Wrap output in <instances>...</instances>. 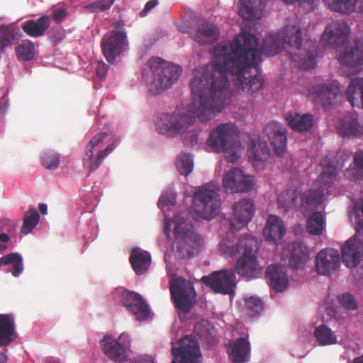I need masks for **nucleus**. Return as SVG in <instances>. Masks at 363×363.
<instances>
[{"instance_id": "f257e3e1", "label": "nucleus", "mask_w": 363, "mask_h": 363, "mask_svg": "<svg viewBox=\"0 0 363 363\" xmlns=\"http://www.w3.org/2000/svg\"><path fill=\"white\" fill-rule=\"evenodd\" d=\"M258 46L259 39L242 30L231 43L216 45L211 64L194 69L189 86L194 97L199 99L196 113L200 121L212 120L230 103L228 74L234 86L247 94L262 89L264 79L257 69L261 54L274 56L285 47L279 34L266 35Z\"/></svg>"}, {"instance_id": "f03ea898", "label": "nucleus", "mask_w": 363, "mask_h": 363, "mask_svg": "<svg viewBox=\"0 0 363 363\" xmlns=\"http://www.w3.org/2000/svg\"><path fill=\"white\" fill-rule=\"evenodd\" d=\"M220 229V252L227 257L240 255L235 267L238 274L250 279L262 274V268L254 252L257 246V240L250 234L242 233L243 228Z\"/></svg>"}, {"instance_id": "7ed1b4c3", "label": "nucleus", "mask_w": 363, "mask_h": 363, "mask_svg": "<svg viewBox=\"0 0 363 363\" xmlns=\"http://www.w3.org/2000/svg\"><path fill=\"white\" fill-rule=\"evenodd\" d=\"M349 33L350 28L345 21H332L326 26L321 43L325 48H338L344 46V50L339 55L340 62L357 72L363 68V50L358 48L356 43L345 45Z\"/></svg>"}, {"instance_id": "20e7f679", "label": "nucleus", "mask_w": 363, "mask_h": 363, "mask_svg": "<svg viewBox=\"0 0 363 363\" xmlns=\"http://www.w3.org/2000/svg\"><path fill=\"white\" fill-rule=\"evenodd\" d=\"M195 121L196 118L190 108L184 113H162L157 117L156 128L160 133L172 138L183 135L184 145L194 146L198 143L200 133V130L194 128Z\"/></svg>"}, {"instance_id": "39448f33", "label": "nucleus", "mask_w": 363, "mask_h": 363, "mask_svg": "<svg viewBox=\"0 0 363 363\" xmlns=\"http://www.w3.org/2000/svg\"><path fill=\"white\" fill-rule=\"evenodd\" d=\"M345 151H338L335 157L328 155L323 160L325 169L314 182L313 187L306 194L304 200L308 204L321 203L331 193L332 186L336 181L338 172L348 160Z\"/></svg>"}, {"instance_id": "423d86ee", "label": "nucleus", "mask_w": 363, "mask_h": 363, "mask_svg": "<svg viewBox=\"0 0 363 363\" xmlns=\"http://www.w3.org/2000/svg\"><path fill=\"white\" fill-rule=\"evenodd\" d=\"M239 130L234 123H220L212 129L207 145L217 153H224L229 162L234 163L243 150L239 140Z\"/></svg>"}, {"instance_id": "0eeeda50", "label": "nucleus", "mask_w": 363, "mask_h": 363, "mask_svg": "<svg viewBox=\"0 0 363 363\" xmlns=\"http://www.w3.org/2000/svg\"><path fill=\"white\" fill-rule=\"evenodd\" d=\"M282 43L286 46L296 49L291 57L293 61L301 62L304 69H313L315 65L318 56V48L315 42L306 40L303 45V32L298 26L286 25L279 33Z\"/></svg>"}, {"instance_id": "6e6552de", "label": "nucleus", "mask_w": 363, "mask_h": 363, "mask_svg": "<svg viewBox=\"0 0 363 363\" xmlns=\"http://www.w3.org/2000/svg\"><path fill=\"white\" fill-rule=\"evenodd\" d=\"M148 65L151 76L146 84L152 95H158L171 87L182 71L179 66L172 65L160 57H151Z\"/></svg>"}, {"instance_id": "1a4fd4ad", "label": "nucleus", "mask_w": 363, "mask_h": 363, "mask_svg": "<svg viewBox=\"0 0 363 363\" xmlns=\"http://www.w3.org/2000/svg\"><path fill=\"white\" fill-rule=\"evenodd\" d=\"M164 233L182 258L198 254L204 246L203 238L194 228H164Z\"/></svg>"}, {"instance_id": "9d476101", "label": "nucleus", "mask_w": 363, "mask_h": 363, "mask_svg": "<svg viewBox=\"0 0 363 363\" xmlns=\"http://www.w3.org/2000/svg\"><path fill=\"white\" fill-rule=\"evenodd\" d=\"M193 204L196 213L203 219L211 220L220 213L221 199L218 189L208 184L195 191Z\"/></svg>"}, {"instance_id": "9b49d317", "label": "nucleus", "mask_w": 363, "mask_h": 363, "mask_svg": "<svg viewBox=\"0 0 363 363\" xmlns=\"http://www.w3.org/2000/svg\"><path fill=\"white\" fill-rule=\"evenodd\" d=\"M170 294L175 307L188 313L193 307L196 293L191 282L182 277L172 279L170 283Z\"/></svg>"}, {"instance_id": "f8f14e48", "label": "nucleus", "mask_w": 363, "mask_h": 363, "mask_svg": "<svg viewBox=\"0 0 363 363\" xmlns=\"http://www.w3.org/2000/svg\"><path fill=\"white\" fill-rule=\"evenodd\" d=\"M128 46L126 33L121 30H111L104 35L101 47L106 60L113 64L117 56L124 52Z\"/></svg>"}, {"instance_id": "ddd939ff", "label": "nucleus", "mask_w": 363, "mask_h": 363, "mask_svg": "<svg viewBox=\"0 0 363 363\" xmlns=\"http://www.w3.org/2000/svg\"><path fill=\"white\" fill-rule=\"evenodd\" d=\"M253 177L239 168L234 167L225 172L223 178V187L227 193H245L250 191L254 186Z\"/></svg>"}, {"instance_id": "4468645a", "label": "nucleus", "mask_w": 363, "mask_h": 363, "mask_svg": "<svg viewBox=\"0 0 363 363\" xmlns=\"http://www.w3.org/2000/svg\"><path fill=\"white\" fill-rule=\"evenodd\" d=\"M201 281L214 292L230 294L235 288V275L232 269L214 272L209 276H203Z\"/></svg>"}, {"instance_id": "2eb2a0df", "label": "nucleus", "mask_w": 363, "mask_h": 363, "mask_svg": "<svg viewBox=\"0 0 363 363\" xmlns=\"http://www.w3.org/2000/svg\"><path fill=\"white\" fill-rule=\"evenodd\" d=\"M340 266V255L335 248L328 247L319 251L315 257V269L318 274L330 277Z\"/></svg>"}, {"instance_id": "dca6fc26", "label": "nucleus", "mask_w": 363, "mask_h": 363, "mask_svg": "<svg viewBox=\"0 0 363 363\" xmlns=\"http://www.w3.org/2000/svg\"><path fill=\"white\" fill-rule=\"evenodd\" d=\"M264 132L275 155H282L286 152L287 143V130L284 125L277 121L269 122L265 126Z\"/></svg>"}, {"instance_id": "f3484780", "label": "nucleus", "mask_w": 363, "mask_h": 363, "mask_svg": "<svg viewBox=\"0 0 363 363\" xmlns=\"http://www.w3.org/2000/svg\"><path fill=\"white\" fill-rule=\"evenodd\" d=\"M340 92L339 84L337 81L331 80L326 83H321L314 86L312 94L315 102L320 104L327 108L335 104V99Z\"/></svg>"}, {"instance_id": "a211bd4d", "label": "nucleus", "mask_w": 363, "mask_h": 363, "mask_svg": "<svg viewBox=\"0 0 363 363\" xmlns=\"http://www.w3.org/2000/svg\"><path fill=\"white\" fill-rule=\"evenodd\" d=\"M121 301L137 320H144L148 318L150 309L140 294L134 291H124L122 294Z\"/></svg>"}, {"instance_id": "6ab92c4d", "label": "nucleus", "mask_w": 363, "mask_h": 363, "mask_svg": "<svg viewBox=\"0 0 363 363\" xmlns=\"http://www.w3.org/2000/svg\"><path fill=\"white\" fill-rule=\"evenodd\" d=\"M363 257V242L357 238H352L342 247L343 263L348 268L356 267Z\"/></svg>"}, {"instance_id": "aec40b11", "label": "nucleus", "mask_w": 363, "mask_h": 363, "mask_svg": "<svg viewBox=\"0 0 363 363\" xmlns=\"http://www.w3.org/2000/svg\"><path fill=\"white\" fill-rule=\"evenodd\" d=\"M191 37L200 45H211L219 38V28L208 21L199 23L196 28L191 31Z\"/></svg>"}, {"instance_id": "412c9836", "label": "nucleus", "mask_w": 363, "mask_h": 363, "mask_svg": "<svg viewBox=\"0 0 363 363\" xmlns=\"http://www.w3.org/2000/svg\"><path fill=\"white\" fill-rule=\"evenodd\" d=\"M254 205L251 200L242 199L233 206V216L230 227L241 225L240 227H247L254 215Z\"/></svg>"}, {"instance_id": "4be33fe9", "label": "nucleus", "mask_w": 363, "mask_h": 363, "mask_svg": "<svg viewBox=\"0 0 363 363\" xmlns=\"http://www.w3.org/2000/svg\"><path fill=\"white\" fill-rule=\"evenodd\" d=\"M289 257V265L294 269L301 267L308 260V249L301 242H293L283 252Z\"/></svg>"}, {"instance_id": "5701e85b", "label": "nucleus", "mask_w": 363, "mask_h": 363, "mask_svg": "<svg viewBox=\"0 0 363 363\" xmlns=\"http://www.w3.org/2000/svg\"><path fill=\"white\" fill-rule=\"evenodd\" d=\"M266 277L270 286L277 292L284 291L288 286L289 281L284 267L278 264L269 265L266 271Z\"/></svg>"}, {"instance_id": "b1692460", "label": "nucleus", "mask_w": 363, "mask_h": 363, "mask_svg": "<svg viewBox=\"0 0 363 363\" xmlns=\"http://www.w3.org/2000/svg\"><path fill=\"white\" fill-rule=\"evenodd\" d=\"M16 339V325L10 314H0V347H7Z\"/></svg>"}, {"instance_id": "393cba45", "label": "nucleus", "mask_w": 363, "mask_h": 363, "mask_svg": "<svg viewBox=\"0 0 363 363\" xmlns=\"http://www.w3.org/2000/svg\"><path fill=\"white\" fill-rule=\"evenodd\" d=\"M248 337H240L230 344L231 350L230 357L235 363H245L250 356V343Z\"/></svg>"}, {"instance_id": "a878e982", "label": "nucleus", "mask_w": 363, "mask_h": 363, "mask_svg": "<svg viewBox=\"0 0 363 363\" xmlns=\"http://www.w3.org/2000/svg\"><path fill=\"white\" fill-rule=\"evenodd\" d=\"M50 18L43 15L36 20H28L22 25V30L28 36L38 38L44 35L50 26Z\"/></svg>"}, {"instance_id": "bb28decb", "label": "nucleus", "mask_w": 363, "mask_h": 363, "mask_svg": "<svg viewBox=\"0 0 363 363\" xmlns=\"http://www.w3.org/2000/svg\"><path fill=\"white\" fill-rule=\"evenodd\" d=\"M115 147L114 143L108 145L104 150L100 151L96 157H94V150H86L82 159L84 168L89 172L95 171L101 164L104 158L113 151Z\"/></svg>"}, {"instance_id": "cd10ccee", "label": "nucleus", "mask_w": 363, "mask_h": 363, "mask_svg": "<svg viewBox=\"0 0 363 363\" xmlns=\"http://www.w3.org/2000/svg\"><path fill=\"white\" fill-rule=\"evenodd\" d=\"M129 260L135 272L140 275L149 269L151 264V255L147 251L134 248L131 251Z\"/></svg>"}, {"instance_id": "c85d7f7f", "label": "nucleus", "mask_w": 363, "mask_h": 363, "mask_svg": "<svg viewBox=\"0 0 363 363\" xmlns=\"http://www.w3.org/2000/svg\"><path fill=\"white\" fill-rule=\"evenodd\" d=\"M337 128L342 136H357L362 134L363 127L358 123L357 113H351L340 120Z\"/></svg>"}, {"instance_id": "c756f323", "label": "nucleus", "mask_w": 363, "mask_h": 363, "mask_svg": "<svg viewBox=\"0 0 363 363\" xmlns=\"http://www.w3.org/2000/svg\"><path fill=\"white\" fill-rule=\"evenodd\" d=\"M286 120L291 129L298 132L308 131L313 125V116L311 114L288 113L286 115Z\"/></svg>"}, {"instance_id": "7c9ffc66", "label": "nucleus", "mask_w": 363, "mask_h": 363, "mask_svg": "<svg viewBox=\"0 0 363 363\" xmlns=\"http://www.w3.org/2000/svg\"><path fill=\"white\" fill-rule=\"evenodd\" d=\"M101 347L104 352L115 362H121L124 359L125 352L111 336H104L101 341Z\"/></svg>"}, {"instance_id": "2f4dec72", "label": "nucleus", "mask_w": 363, "mask_h": 363, "mask_svg": "<svg viewBox=\"0 0 363 363\" xmlns=\"http://www.w3.org/2000/svg\"><path fill=\"white\" fill-rule=\"evenodd\" d=\"M345 94L352 106H359V99L360 98L363 107V79L354 78L352 79Z\"/></svg>"}, {"instance_id": "473e14b6", "label": "nucleus", "mask_w": 363, "mask_h": 363, "mask_svg": "<svg viewBox=\"0 0 363 363\" xmlns=\"http://www.w3.org/2000/svg\"><path fill=\"white\" fill-rule=\"evenodd\" d=\"M314 335L320 345L325 346L337 343L335 333L325 325L317 327L315 329Z\"/></svg>"}, {"instance_id": "72a5a7b5", "label": "nucleus", "mask_w": 363, "mask_h": 363, "mask_svg": "<svg viewBox=\"0 0 363 363\" xmlns=\"http://www.w3.org/2000/svg\"><path fill=\"white\" fill-rule=\"evenodd\" d=\"M297 198V193L294 189H287L278 196V206L284 208L285 211H287L296 206Z\"/></svg>"}, {"instance_id": "f704fd0d", "label": "nucleus", "mask_w": 363, "mask_h": 363, "mask_svg": "<svg viewBox=\"0 0 363 363\" xmlns=\"http://www.w3.org/2000/svg\"><path fill=\"white\" fill-rule=\"evenodd\" d=\"M260 3L261 0H240L238 9L240 16L245 20H253Z\"/></svg>"}, {"instance_id": "c9c22d12", "label": "nucleus", "mask_w": 363, "mask_h": 363, "mask_svg": "<svg viewBox=\"0 0 363 363\" xmlns=\"http://www.w3.org/2000/svg\"><path fill=\"white\" fill-rule=\"evenodd\" d=\"M13 264L11 273L14 277H18L23 271L22 257L18 253H10L0 258V267L2 265Z\"/></svg>"}, {"instance_id": "e433bc0d", "label": "nucleus", "mask_w": 363, "mask_h": 363, "mask_svg": "<svg viewBox=\"0 0 363 363\" xmlns=\"http://www.w3.org/2000/svg\"><path fill=\"white\" fill-rule=\"evenodd\" d=\"M326 6L332 11L345 14L354 12L352 0H323Z\"/></svg>"}, {"instance_id": "4c0bfd02", "label": "nucleus", "mask_w": 363, "mask_h": 363, "mask_svg": "<svg viewBox=\"0 0 363 363\" xmlns=\"http://www.w3.org/2000/svg\"><path fill=\"white\" fill-rule=\"evenodd\" d=\"M244 301L245 309L250 316L259 315L264 309L263 302L262 299L257 296H245Z\"/></svg>"}, {"instance_id": "58836bf2", "label": "nucleus", "mask_w": 363, "mask_h": 363, "mask_svg": "<svg viewBox=\"0 0 363 363\" xmlns=\"http://www.w3.org/2000/svg\"><path fill=\"white\" fill-rule=\"evenodd\" d=\"M354 162L357 169H347L345 177L350 180H357L359 174H363V150L357 152L354 156Z\"/></svg>"}, {"instance_id": "ea45409f", "label": "nucleus", "mask_w": 363, "mask_h": 363, "mask_svg": "<svg viewBox=\"0 0 363 363\" xmlns=\"http://www.w3.org/2000/svg\"><path fill=\"white\" fill-rule=\"evenodd\" d=\"M176 167L182 175H189L194 169L192 156L189 154H182L177 160Z\"/></svg>"}, {"instance_id": "a19ab883", "label": "nucleus", "mask_w": 363, "mask_h": 363, "mask_svg": "<svg viewBox=\"0 0 363 363\" xmlns=\"http://www.w3.org/2000/svg\"><path fill=\"white\" fill-rule=\"evenodd\" d=\"M60 162V155L52 150H47L41 155L42 165L48 169H57Z\"/></svg>"}, {"instance_id": "79ce46f5", "label": "nucleus", "mask_w": 363, "mask_h": 363, "mask_svg": "<svg viewBox=\"0 0 363 363\" xmlns=\"http://www.w3.org/2000/svg\"><path fill=\"white\" fill-rule=\"evenodd\" d=\"M16 54L20 60H30L34 56V45L30 40L23 41L16 48Z\"/></svg>"}, {"instance_id": "37998d69", "label": "nucleus", "mask_w": 363, "mask_h": 363, "mask_svg": "<svg viewBox=\"0 0 363 363\" xmlns=\"http://www.w3.org/2000/svg\"><path fill=\"white\" fill-rule=\"evenodd\" d=\"M263 234L267 240L279 245L286 234V228H263Z\"/></svg>"}, {"instance_id": "c03bdc74", "label": "nucleus", "mask_w": 363, "mask_h": 363, "mask_svg": "<svg viewBox=\"0 0 363 363\" xmlns=\"http://www.w3.org/2000/svg\"><path fill=\"white\" fill-rule=\"evenodd\" d=\"M354 213L350 216V219L355 223V227H363V198L354 203Z\"/></svg>"}, {"instance_id": "a18cd8bd", "label": "nucleus", "mask_w": 363, "mask_h": 363, "mask_svg": "<svg viewBox=\"0 0 363 363\" xmlns=\"http://www.w3.org/2000/svg\"><path fill=\"white\" fill-rule=\"evenodd\" d=\"M40 220V214L35 208H31L26 213L22 227H36Z\"/></svg>"}, {"instance_id": "49530a36", "label": "nucleus", "mask_w": 363, "mask_h": 363, "mask_svg": "<svg viewBox=\"0 0 363 363\" xmlns=\"http://www.w3.org/2000/svg\"><path fill=\"white\" fill-rule=\"evenodd\" d=\"M0 41L7 46L11 45L15 39L11 27L5 25L0 26Z\"/></svg>"}, {"instance_id": "de8ad7c7", "label": "nucleus", "mask_w": 363, "mask_h": 363, "mask_svg": "<svg viewBox=\"0 0 363 363\" xmlns=\"http://www.w3.org/2000/svg\"><path fill=\"white\" fill-rule=\"evenodd\" d=\"M325 224V220L319 211L312 213L307 219L306 227H323Z\"/></svg>"}, {"instance_id": "09e8293b", "label": "nucleus", "mask_w": 363, "mask_h": 363, "mask_svg": "<svg viewBox=\"0 0 363 363\" xmlns=\"http://www.w3.org/2000/svg\"><path fill=\"white\" fill-rule=\"evenodd\" d=\"M339 303L344 308L352 310L357 307L354 298L350 294H342L339 297Z\"/></svg>"}, {"instance_id": "8fccbe9b", "label": "nucleus", "mask_w": 363, "mask_h": 363, "mask_svg": "<svg viewBox=\"0 0 363 363\" xmlns=\"http://www.w3.org/2000/svg\"><path fill=\"white\" fill-rule=\"evenodd\" d=\"M106 136V133H99L96 136H94L89 143L86 146V150H94L96 147H97L104 140Z\"/></svg>"}, {"instance_id": "3c124183", "label": "nucleus", "mask_w": 363, "mask_h": 363, "mask_svg": "<svg viewBox=\"0 0 363 363\" xmlns=\"http://www.w3.org/2000/svg\"><path fill=\"white\" fill-rule=\"evenodd\" d=\"M265 227H284L281 218L276 215H269L267 220Z\"/></svg>"}, {"instance_id": "603ef678", "label": "nucleus", "mask_w": 363, "mask_h": 363, "mask_svg": "<svg viewBox=\"0 0 363 363\" xmlns=\"http://www.w3.org/2000/svg\"><path fill=\"white\" fill-rule=\"evenodd\" d=\"M108 68L109 66L105 62H98L96 69V75L101 79H104L106 76Z\"/></svg>"}, {"instance_id": "864d4df0", "label": "nucleus", "mask_w": 363, "mask_h": 363, "mask_svg": "<svg viewBox=\"0 0 363 363\" xmlns=\"http://www.w3.org/2000/svg\"><path fill=\"white\" fill-rule=\"evenodd\" d=\"M116 342L120 345L121 347H123L124 351L125 352V350L130 347V339L128 334L123 333L119 336L118 340H116Z\"/></svg>"}, {"instance_id": "5fc2aeb1", "label": "nucleus", "mask_w": 363, "mask_h": 363, "mask_svg": "<svg viewBox=\"0 0 363 363\" xmlns=\"http://www.w3.org/2000/svg\"><path fill=\"white\" fill-rule=\"evenodd\" d=\"M68 13L65 9H57L52 11V18L57 23H60L65 17H67Z\"/></svg>"}, {"instance_id": "6e6d98bb", "label": "nucleus", "mask_w": 363, "mask_h": 363, "mask_svg": "<svg viewBox=\"0 0 363 363\" xmlns=\"http://www.w3.org/2000/svg\"><path fill=\"white\" fill-rule=\"evenodd\" d=\"M158 3L159 2H158L157 0H150V1H148L145 4L144 9L140 12V16L141 17L146 16L148 14V13L151 10H152L158 4Z\"/></svg>"}, {"instance_id": "4d7b16f0", "label": "nucleus", "mask_w": 363, "mask_h": 363, "mask_svg": "<svg viewBox=\"0 0 363 363\" xmlns=\"http://www.w3.org/2000/svg\"><path fill=\"white\" fill-rule=\"evenodd\" d=\"M84 8L91 13L105 11L104 9H102L99 1H96L91 4H87L84 6Z\"/></svg>"}, {"instance_id": "13d9d810", "label": "nucleus", "mask_w": 363, "mask_h": 363, "mask_svg": "<svg viewBox=\"0 0 363 363\" xmlns=\"http://www.w3.org/2000/svg\"><path fill=\"white\" fill-rule=\"evenodd\" d=\"M169 203L173 205L171 201L165 195H162L158 201L157 206L160 209H164Z\"/></svg>"}, {"instance_id": "bf43d9fd", "label": "nucleus", "mask_w": 363, "mask_h": 363, "mask_svg": "<svg viewBox=\"0 0 363 363\" xmlns=\"http://www.w3.org/2000/svg\"><path fill=\"white\" fill-rule=\"evenodd\" d=\"M16 225V224L14 223L13 220L9 218H0V227H15Z\"/></svg>"}, {"instance_id": "052dcab7", "label": "nucleus", "mask_w": 363, "mask_h": 363, "mask_svg": "<svg viewBox=\"0 0 363 363\" xmlns=\"http://www.w3.org/2000/svg\"><path fill=\"white\" fill-rule=\"evenodd\" d=\"M99 2L104 11L108 10L114 4L115 0H99Z\"/></svg>"}, {"instance_id": "680f3d73", "label": "nucleus", "mask_w": 363, "mask_h": 363, "mask_svg": "<svg viewBox=\"0 0 363 363\" xmlns=\"http://www.w3.org/2000/svg\"><path fill=\"white\" fill-rule=\"evenodd\" d=\"M354 11L363 12V0H352Z\"/></svg>"}, {"instance_id": "e2e57ef3", "label": "nucleus", "mask_w": 363, "mask_h": 363, "mask_svg": "<svg viewBox=\"0 0 363 363\" xmlns=\"http://www.w3.org/2000/svg\"><path fill=\"white\" fill-rule=\"evenodd\" d=\"M308 233L312 235H320L325 228H306Z\"/></svg>"}, {"instance_id": "0e129e2a", "label": "nucleus", "mask_w": 363, "mask_h": 363, "mask_svg": "<svg viewBox=\"0 0 363 363\" xmlns=\"http://www.w3.org/2000/svg\"><path fill=\"white\" fill-rule=\"evenodd\" d=\"M10 240V238L9 235L6 233H1L0 234V242H1L4 244L6 245V242H8Z\"/></svg>"}, {"instance_id": "69168bd1", "label": "nucleus", "mask_w": 363, "mask_h": 363, "mask_svg": "<svg viewBox=\"0 0 363 363\" xmlns=\"http://www.w3.org/2000/svg\"><path fill=\"white\" fill-rule=\"evenodd\" d=\"M39 210L40 213L43 215H46L48 213V206L45 203H40L39 204Z\"/></svg>"}, {"instance_id": "338daca9", "label": "nucleus", "mask_w": 363, "mask_h": 363, "mask_svg": "<svg viewBox=\"0 0 363 363\" xmlns=\"http://www.w3.org/2000/svg\"><path fill=\"white\" fill-rule=\"evenodd\" d=\"M179 215H176L175 217L174 218V220H173V223L175 225L174 227H177V228L182 227V225L184 224V222H179Z\"/></svg>"}, {"instance_id": "774afa93", "label": "nucleus", "mask_w": 363, "mask_h": 363, "mask_svg": "<svg viewBox=\"0 0 363 363\" xmlns=\"http://www.w3.org/2000/svg\"><path fill=\"white\" fill-rule=\"evenodd\" d=\"M8 357L5 352H0V363H6Z\"/></svg>"}]
</instances>
